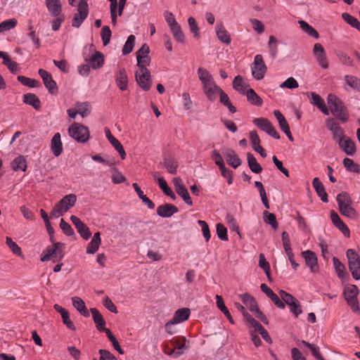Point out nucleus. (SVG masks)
<instances>
[{"mask_svg":"<svg viewBox=\"0 0 360 360\" xmlns=\"http://www.w3.org/2000/svg\"><path fill=\"white\" fill-rule=\"evenodd\" d=\"M178 212L177 207L168 203L160 205L157 209V214L163 218H169Z\"/></svg>","mask_w":360,"mask_h":360,"instance_id":"25","label":"nucleus"},{"mask_svg":"<svg viewBox=\"0 0 360 360\" xmlns=\"http://www.w3.org/2000/svg\"><path fill=\"white\" fill-rule=\"evenodd\" d=\"M72 304L75 308L84 317L89 316V312L86 307L84 302L79 297H73L72 298Z\"/></svg>","mask_w":360,"mask_h":360,"instance_id":"39","label":"nucleus"},{"mask_svg":"<svg viewBox=\"0 0 360 360\" xmlns=\"http://www.w3.org/2000/svg\"><path fill=\"white\" fill-rule=\"evenodd\" d=\"M170 344L176 350V352H181V355L183 354L184 352L188 349V346L186 345V339L182 336H177L173 338L170 340Z\"/></svg>","mask_w":360,"mask_h":360,"instance_id":"30","label":"nucleus"},{"mask_svg":"<svg viewBox=\"0 0 360 360\" xmlns=\"http://www.w3.org/2000/svg\"><path fill=\"white\" fill-rule=\"evenodd\" d=\"M38 73L41 77L44 84L49 93L52 95H56L58 93V88L51 75L44 69H39Z\"/></svg>","mask_w":360,"mask_h":360,"instance_id":"13","label":"nucleus"},{"mask_svg":"<svg viewBox=\"0 0 360 360\" xmlns=\"http://www.w3.org/2000/svg\"><path fill=\"white\" fill-rule=\"evenodd\" d=\"M11 168L13 171L25 172L27 167V161L24 156L19 155L15 158L11 163Z\"/></svg>","mask_w":360,"mask_h":360,"instance_id":"36","label":"nucleus"},{"mask_svg":"<svg viewBox=\"0 0 360 360\" xmlns=\"http://www.w3.org/2000/svg\"><path fill=\"white\" fill-rule=\"evenodd\" d=\"M6 244L14 255L17 256H22L20 248L12 240L11 237L7 236L6 238Z\"/></svg>","mask_w":360,"mask_h":360,"instance_id":"57","label":"nucleus"},{"mask_svg":"<svg viewBox=\"0 0 360 360\" xmlns=\"http://www.w3.org/2000/svg\"><path fill=\"white\" fill-rule=\"evenodd\" d=\"M313 51L319 65L323 69H327L328 68V63L323 46L319 43L315 44Z\"/></svg>","mask_w":360,"mask_h":360,"instance_id":"21","label":"nucleus"},{"mask_svg":"<svg viewBox=\"0 0 360 360\" xmlns=\"http://www.w3.org/2000/svg\"><path fill=\"white\" fill-rule=\"evenodd\" d=\"M160 165L172 174H175L177 172L178 162L173 158H165L164 162H160Z\"/></svg>","mask_w":360,"mask_h":360,"instance_id":"46","label":"nucleus"},{"mask_svg":"<svg viewBox=\"0 0 360 360\" xmlns=\"http://www.w3.org/2000/svg\"><path fill=\"white\" fill-rule=\"evenodd\" d=\"M274 115L278 120L279 127L283 131L290 128L287 120L279 110H275L274 111Z\"/></svg>","mask_w":360,"mask_h":360,"instance_id":"58","label":"nucleus"},{"mask_svg":"<svg viewBox=\"0 0 360 360\" xmlns=\"http://www.w3.org/2000/svg\"><path fill=\"white\" fill-rule=\"evenodd\" d=\"M223 153L225 156L227 163L233 168L236 169L241 165V160L233 149H225Z\"/></svg>","mask_w":360,"mask_h":360,"instance_id":"24","label":"nucleus"},{"mask_svg":"<svg viewBox=\"0 0 360 360\" xmlns=\"http://www.w3.org/2000/svg\"><path fill=\"white\" fill-rule=\"evenodd\" d=\"M17 79L19 82H20L22 85L30 87V88H37L40 86L41 84L39 81L27 77L25 76L19 75L17 77Z\"/></svg>","mask_w":360,"mask_h":360,"instance_id":"47","label":"nucleus"},{"mask_svg":"<svg viewBox=\"0 0 360 360\" xmlns=\"http://www.w3.org/2000/svg\"><path fill=\"white\" fill-rule=\"evenodd\" d=\"M259 266L264 271L265 274L266 275L269 281H271L270 265H269V262L266 261L264 254L259 255Z\"/></svg>","mask_w":360,"mask_h":360,"instance_id":"51","label":"nucleus"},{"mask_svg":"<svg viewBox=\"0 0 360 360\" xmlns=\"http://www.w3.org/2000/svg\"><path fill=\"white\" fill-rule=\"evenodd\" d=\"M247 96L248 101L253 105L262 106L263 104L262 99L258 96L253 89H248L245 94Z\"/></svg>","mask_w":360,"mask_h":360,"instance_id":"37","label":"nucleus"},{"mask_svg":"<svg viewBox=\"0 0 360 360\" xmlns=\"http://www.w3.org/2000/svg\"><path fill=\"white\" fill-rule=\"evenodd\" d=\"M23 102L32 106L35 110H39L41 107V101L34 94L27 93L24 94Z\"/></svg>","mask_w":360,"mask_h":360,"instance_id":"38","label":"nucleus"},{"mask_svg":"<svg viewBox=\"0 0 360 360\" xmlns=\"http://www.w3.org/2000/svg\"><path fill=\"white\" fill-rule=\"evenodd\" d=\"M150 53V48L146 44H144L143 46L137 51L136 52V60L139 63H141V58H147Z\"/></svg>","mask_w":360,"mask_h":360,"instance_id":"62","label":"nucleus"},{"mask_svg":"<svg viewBox=\"0 0 360 360\" xmlns=\"http://www.w3.org/2000/svg\"><path fill=\"white\" fill-rule=\"evenodd\" d=\"M216 32L219 41L226 44H229L231 43V36L227 32V30L225 29L222 23L217 25Z\"/></svg>","mask_w":360,"mask_h":360,"instance_id":"35","label":"nucleus"},{"mask_svg":"<svg viewBox=\"0 0 360 360\" xmlns=\"http://www.w3.org/2000/svg\"><path fill=\"white\" fill-rule=\"evenodd\" d=\"M302 256L304 259L305 264L310 269L313 274L319 272V267L318 264V258L315 252L307 250L302 252Z\"/></svg>","mask_w":360,"mask_h":360,"instance_id":"14","label":"nucleus"},{"mask_svg":"<svg viewBox=\"0 0 360 360\" xmlns=\"http://www.w3.org/2000/svg\"><path fill=\"white\" fill-rule=\"evenodd\" d=\"M112 36V32L108 25H105L102 27L101 31V37L103 41V46H107L110 41Z\"/></svg>","mask_w":360,"mask_h":360,"instance_id":"59","label":"nucleus"},{"mask_svg":"<svg viewBox=\"0 0 360 360\" xmlns=\"http://www.w3.org/2000/svg\"><path fill=\"white\" fill-rule=\"evenodd\" d=\"M78 113L82 115V117L86 116L90 112V104L88 102L77 103L75 105Z\"/></svg>","mask_w":360,"mask_h":360,"instance_id":"63","label":"nucleus"},{"mask_svg":"<svg viewBox=\"0 0 360 360\" xmlns=\"http://www.w3.org/2000/svg\"><path fill=\"white\" fill-rule=\"evenodd\" d=\"M345 79L346 83L352 89L360 91V79L353 75H345Z\"/></svg>","mask_w":360,"mask_h":360,"instance_id":"61","label":"nucleus"},{"mask_svg":"<svg viewBox=\"0 0 360 360\" xmlns=\"http://www.w3.org/2000/svg\"><path fill=\"white\" fill-rule=\"evenodd\" d=\"M336 200L338 210L342 215L352 219L359 217L357 211L352 206V198L347 192L339 193L337 195Z\"/></svg>","mask_w":360,"mask_h":360,"instance_id":"2","label":"nucleus"},{"mask_svg":"<svg viewBox=\"0 0 360 360\" xmlns=\"http://www.w3.org/2000/svg\"><path fill=\"white\" fill-rule=\"evenodd\" d=\"M312 185L317 193V195L321 198V200L323 202H328V194L326 192L324 186L320 181V179L318 177L314 178L312 181Z\"/></svg>","mask_w":360,"mask_h":360,"instance_id":"31","label":"nucleus"},{"mask_svg":"<svg viewBox=\"0 0 360 360\" xmlns=\"http://www.w3.org/2000/svg\"><path fill=\"white\" fill-rule=\"evenodd\" d=\"M89 51L94 52V53L91 56L88 57L84 52L83 56L85 62L88 63L94 70L101 68L104 65V55L101 51L95 50L93 44L89 46Z\"/></svg>","mask_w":360,"mask_h":360,"instance_id":"9","label":"nucleus"},{"mask_svg":"<svg viewBox=\"0 0 360 360\" xmlns=\"http://www.w3.org/2000/svg\"><path fill=\"white\" fill-rule=\"evenodd\" d=\"M247 160L248 167H250V170L255 173V174H259L262 171V166L257 162L256 158L253 155V154L248 153L247 154Z\"/></svg>","mask_w":360,"mask_h":360,"instance_id":"41","label":"nucleus"},{"mask_svg":"<svg viewBox=\"0 0 360 360\" xmlns=\"http://www.w3.org/2000/svg\"><path fill=\"white\" fill-rule=\"evenodd\" d=\"M191 311L188 308H181L175 311L171 320L178 324L188 320Z\"/></svg>","mask_w":360,"mask_h":360,"instance_id":"33","label":"nucleus"},{"mask_svg":"<svg viewBox=\"0 0 360 360\" xmlns=\"http://www.w3.org/2000/svg\"><path fill=\"white\" fill-rule=\"evenodd\" d=\"M78 13H76L72 20V26L74 27H79L84 20L87 18L89 14L88 4L82 2L79 6L77 7Z\"/></svg>","mask_w":360,"mask_h":360,"instance_id":"15","label":"nucleus"},{"mask_svg":"<svg viewBox=\"0 0 360 360\" xmlns=\"http://www.w3.org/2000/svg\"><path fill=\"white\" fill-rule=\"evenodd\" d=\"M170 30L172 32V34L175 39L176 41H178L180 44H184L185 43V36L183 33L181 28L179 24H176L174 25L173 27H170Z\"/></svg>","mask_w":360,"mask_h":360,"instance_id":"48","label":"nucleus"},{"mask_svg":"<svg viewBox=\"0 0 360 360\" xmlns=\"http://www.w3.org/2000/svg\"><path fill=\"white\" fill-rule=\"evenodd\" d=\"M253 123L262 131L266 132L275 139H279L280 135L273 126L272 123L266 118L259 117L253 120Z\"/></svg>","mask_w":360,"mask_h":360,"instance_id":"11","label":"nucleus"},{"mask_svg":"<svg viewBox=\"0 0 360 360\" xmlns=\"http://www.w3.org/2000/svg\"><path fill=\"white\" fill-rule=\"evenodd\" d=\"M3 64L6 65L11 73L15 74L19 71L18 64L11 60L8 54L3 59Z\"/></svg>","mask_w":360,"mask_h":360,"instance_id":"54","label":"nucleus"},{"mask_svg":"<svg viewBox=\"0 0 360 360\" xmlns=\"http://www.w3.org/2000/svg\"><path fill=\"white\" fill-rule=\"evenodd\" d=\"M327 101L333 115L342 122H347L348 112L343 102L332 94H328Z\"/></svg>","mask_w":360,"mask_h":360,"instance_id":"3","label":"nucleus"},{"mask_svg":"<svg viewBox=\"0 0 360 360\" xmlns=\"http://www.w3.org/2000/svg\"><path fill=\"white\" fill-rule=\"evenodd\" d=\"M76 201V195L68 194L65 195L54 206L51 212V217L58 218L59 217L63 216L75 205Z\"/></svg>","mask_w":360,"mask_h":360,"instance_id":"4","label":"nucleus"},{"mask_svg":"<svg viewBox=\"0 0 360 360\" xmlns=\"http://www.w3.org/2000/svg\"><path fill=\"white\" fill-rule=\"evenodd\" d=\"M68 134L77 142L81 143L87 142L90 138L88 127L77 122H75L69 127Z\"/></svg>","mask_w":360,"mask_h":360,"instance_id":"6","label":"nucleus"},{"mask_svg":"<svg viewBox=\"0 0 360 360\" xmlns=\"http://www.w3.org/2000/svg\"><path fill=\"white\" fill-rule=\"evenodd\" d=\"M282 241L284 250L286 255L288 257V259L291 264L292 268L296 270L299 266V264L295 262L294 259V254L292 253L291 245H290V239L288 232L283 231L282 233Z\"/></svg>","mask_w":360,"mask_h":360,"instance_id":"17","label":"nucleus"},{"mask_svg":"<svg viewBox=\"0 0 360 360\" xmlns=\"http://www.w3.org/2000/svg\"><path fill=\"white\" fill-rule=\"evenodd\" d=\"M135 78L137 84L141 88L142 90L146 91L150 90L152 85V81L150 73L149 70L147 69V68L143 66L141 67V70H140V73L136 72Z\"/></svg>","mask_w":360,"mask_h":360,"instance_id":"12","label":"nucleus"},{"mask_svg":"<svg viewBox=\"0 0 360 360\" xmlns=\"http://www.w3.org/2000/svg\"><path fill=\"white\" fill-rule=\"evenodd\" d=\"M359 292V289L356 285H349L347 286L343 292V295L347 304L354 313L360 312L359 301L357 299Z\"/></svg>","mask_w":360,"mask_h":360,"instance_id":"7","label":"nucleus"},{"mask_svg":"<svg viewBox=\"0 0 360 360\" xmlns=\"http://www.w3.org/2000/svg\"><path fill=\"white\" fill-rule=\"evenodd\" d=\"M307 96L312 105L316 106L324 115H329V110L326 105L324 100L319 94L315 92H307Z\"/></svg>","mask_w":360,"mask_h":360,"instance_id":"20","label":"nucleus"},{"mask_svg":"<svg viewBox=\"0 0 360 360\" xmlns=\"http://www.w3.org/2000/svg\"><path fill=\"white\" fill-rule=\"evenodd\" d=\"M105 133L107 139L115 148V149L118 152L121 158L124 160L126 158V153L121 143L114 136H112L110 130L108 128L105 129Z\"/></svg>","mask_w":360,"mask_h":360,"instance_id":"23","label":"nucleus"},{"mask_svg":"<svg viewBox=\"0 0 360 360\" xmlns=\"http://www.w3.org/2000/svg\"><path fill=\"white\" fill-rule=\"evenodd\" d=\"M338 145L347 155L352 156L356 153V143L350 138L340 140Z\"/></svg>","mask_w":360,"mask_h":360,"instance_id":"28","label":"nucleus"},{"mask_svg":"<svg viewBox=\"0 0 360 360\" xmlns=\"http://www.w3.org/2000/svg\"><path fill=\"white\" fill-rule=\"evenodd\" d=\"M343 165L347 171L360 174V167L358 164L355 163L353 160L349 158H345L343 160Z\"/></svg>","mask_w":360,"mask_h":360,"instance_id":"50","label":"nucleus"},{"mask_svg":"<svg viewBox=\"0 0 360 360\" xmlns=\"http://www.w3.org/2000/svg\"><path fill=\"white\" fill-rule=\"evenodd\" d=\"M136 37L134 35L131 34L128 37L122 50V55L126 56L132 52L135 45Z\"/></svg>","mask_w":360,"mask_h":360,"instance_id":"49","label":"nucleus"},{"mask_svg":"<svg viewBox=\"0 0 360 360\" xmlns=\"http://www.w3.org/2000/svg\"><path fill=\"white\" fill-rule=\"evenodd\" d=\"M348 267L354 279L360 280V257L353 249H348L346 252Z\"/></svg>","mask_w":360,"mask_h":360,"instance_id":"8","label":"nucleus"},{"mask_svg":"<svg viewBox=\"0 0 360 360\" xmlns=\"http://www.w3.org/2000/svg\"><path fill=\"white\" fill-rule=\"evenodd\" d=\"M173 181L178 195L182 198L187 205L191 206L193 205V202L191 199L188 190L183 184L182 180L179 177H176L174 179Z\"/></svg>","mask_w":360,"mask_h":360,"instance_id":"18","label":"nucleus"},{"mask_svg":"<svg viewBox=\"0 0 360 360\" xmlns=\"http://www.w3.org/2000/svg\"><path fill=\"white\" fill-rule=\"evenodd\" d=\"M240 298L243 302L248 307L250 311L255 312L259 309L255 299L250 294L245 293L241 295Z\"/></svg>","mask_w":360,"mask_h":360,"instance_id":"40","label":"nucleus"},{"mask_svg":"<svg viewBox=\"0 0 360 360\" xmlns=\"http://www.w3.org/2000/svg\"><path fill=\"white\" fill-rule=\"evenodd\" d=\"M65 244L63 243H53V245L48 246L42 252L41 255V262H47L51 260V258H56L53 262L61 260L64 257L63 250Z\"/></svg>","mask_w":360,"mask_h":360,"instance_id":"5","label":"nucleus"},{"mask_svg":"<svg viewBox=\"0 0 360 360\" xmlns=\"http://www.w3.org/2000/svg\"><path fill=\"white\" fill-rule=\"evenodd\" d=\"M248 84L244 83L243 79L242 76L237 75L235 77L233 81V88L239 92L240 94L244 95L246 92Z\"/></svg>","mask_w":360,"mask_h":360,"instance_id":"42","label":"nucleus"},{"mask_svg":"<svg viewBox=\"0 0 360 360\" xmlns=\"http://www.w3.org/2000/svg\"><path fill=\"white\" fill-rule=\"evenodd\" d=\"M342 18L349 25H350L353 27H355L360 32V22L358 20L357 18L353 17L352 15L347 13H343L342 14Z\"/></svg>","mask_w":360,"mask_h":360,"instance_id":"56","label":"nucleus"},{"mask_svg":"<svg viewBox=\"0 0 360 360\" xmlns=\"http://www.w3.org/2000/svg\"><path fill=\"white\" fill-rule=\"evenodd\" d=\"M216 300H217V306L218 309L226 316L227 319L229 321V322L232 324H234V321L227 309V307L224 304V302L221 296L217 295H216Z\"/></svg>","mask_w":360,"mask_h":360,"instance_id":"43","label":"nucleus"},{"mask_svg":"<svg viewBox=\"0 0 360 360\" xmlns=\"http://www.w3.org/2000/svg\"><path fill=\"white\" fill-rule=\"evenodd\" d=\"M264 221L265 223L270 224L274 229H278V223L276 221V215L273 213H270L268 211L263 212Z\"/></svg>","mask_w":360,"mask_h":360,"instance_id":"55","label":"nucleus"},{"mask_svg":"<svg viewBox=\"0 0 360 360\" xmlns=\"http://www.w3.org/2000/svg\"><path fill=\"white\" fill-rule=\"evenodd\" d=\"M136 193H137L139 198L142 200L143 202L146 204L149 209H154L155 204L150 200L146 195H144L142 190L140 188L139 185L136 183H134L132 184Z\"/></svg>","mask_w":360,"mask_h":360,"instance_id":"44","label":"nucleus"},{"mask_svg":"<svg viewBox=\"0 0 360 360\" xmlns=\"http://www.w3.org/2000/svg\"><path fill=\"white\" fill-rule=\"evenodd\" d=\"M327 127L332 131L333 139L338 143H340V140H344L347 138L344 134L342 128L340 126L339 123L334 120V119L329 118L327 120Z\"/></svg>","mask_w":360,"mask_h":360,"instance_id":"16","label":"nucleus"},{"mask_svg":"<svg viewBox=\"0 0 360 360\" xmlns=\"http://www.w3.org/2000/svg\"><path fill=\"white\" fill-rule=\"evenodd\" d=\"M301 344L307 347H308L311 352L312 356L316 359V360H325L319 352V348L316 346H315L313 344H311L305 340H302L301 342Z\"/></svg>","mask_w":360,"mask_h":360,"instance_id":"52","label":"nucleus"},{"mask_svg":"<svg viewBox=\"0 0 360 360\" xmlns=\"http://www.w3.org/2000/svg\"><path fill=\"white\" fill-rule=\"evenodd\" d=\"M333 262L338 276L339 278H344L345 265L337 257L333 258Z\"/></svg>","mask_w":360,"mask_h":360,"instance_id":"64","label":"nucleus"},{"mask_svg":"<svg viewBox=\"0 0 360 360\" xmlns=\"http://www.w3.org/2000/svg\"><path fill=\"white\" fill-rule=\"evenodd\" d=\"M70 220L75 225L81 237L84 240H88L91 235L89 228L83 221H82L79 218L75 215H72L70 217Z\"/></svg>","mask_w":360,"mask_h":360,"instance_id":"19","label":"nucleus"},{"mask_svg":"<svg viewBox=\"0 0 360 360\" xmlns=\"http://www.w3.org/2000/svg\"><path fill=\"white\" fill-rule=\"evenodd\" d=\"M330 219L333 224L344 234L345 236L349 237L350 231L349 228L340 219L337 212L331 211Z\"/></svg>","mask_w":360,"mask_h":360,"instance_id":"22","label":"nucleus"},{"mask_svg":"<svg viewBox=\"0 0 360 360\" xmlns=\"http://www.w3.org/2000/svg\"><path fill=\"white\" fill-rule=\"evenodd\" d=\"M266 70L267 68L264 62L262 56L260 54L256 55L254 62L251 65V72L253 77L257 80L262 79Z\"/></svg>","mask_w":360,"mask_h":360,"instance_id":"10","label":"nucleus"},{"mask_svg":"<svg viewBox=\"0 0 360 360\" xmlns=\"http://www.w3.org/2000/svg\"><path fill=\"white\" fill-rule=\"evenodd\" d=\"M276 42L277 39L274 36L271 35L269 37L268 47L269 49V55L272 60L276 58L278 53Z\"/></svg>","mask_w":360,"mask_h":360,"instance_id":"53","label":"nucleus"},{"mask_svg":"<svg viewBox=\"0 0 360 360\" xmlns=\"http://www.w3.org/2000/svg\"><path fill=\"white\" fill-rule=\"evenodd\" d=\"M101 243V233L100 232H96L94 233L93 238H91V240L90 241L86 248V254L93 255L96 253L98 251Z\"/></svg>","mask_w":360,"mask_h":360,"instance_id":"32","label":"nucleus"},{"mask_svg":"<svg viewBox=\"0 0 360 360\" xmlns=\"http://www.w3.org/2000/svg\"><path fill=\"white\" fill-rule=\"evenodd\" d=\"M115 82L121 91L128 88V77L125 68H120L115 75Z\"/></svg>","mask_w":360,"mask_h":360,"instance_id":"26","label":"nucleus"},{"mask_svg":"<svg viewBox=\"0 0 360 360\" xmlns=\"http://www.w3.org/2000/svg\"><path fill=\"white\" fill-rule=\"evenodd\" d=\"M17 20L15 18L4 20L0 23V33L9 31L17 25Z\"/></svg>","mask_w":360,"mask_h":360,"instance_id":"60","label":"nucleus"},{"mask_svg":"<svg viewBox=\"0 0 360 360\" xmlns=\"http://www.w3.org/2000/svg\"><path fill=\"white\" fill-rule=\"evenodd\" d=\"M51 150L56 157H58L63 152V143L59 132L56 133L51 139Z\"/></svg>","mask_w":360,"mask_h":360,"instance_id":"27","label":"nucleus"},{"mask_svg":"<svg viewBox=\"0 0 360 360\" xmlns=\"http://www.w3.org/2000/svg\"><path fill=\"white\" fill-rule=\"evenodd\" d=\"M300 28L303 32L307 33L311 37L318 39L319 37V34L318 32L311 25H309L304 20H300L298 21Z\"/></svg>","mask_w":360,"mask_h":360,"instance_id":"45","label":"nucleus"},{"mask_svg":"<svg viewBox=\"0 0 360 360\" xmlns=\"http://www.w3.org/2000/svg\"><path fill=\"white\" fill-rule=\"evenodd\" d=\"M90 311L91 312L97 330L101 332H105L108 330V328L105 327V321L99 311L96 308H91Z\"/></svg>","mask_w":360,"mask_h":360,"instance_id":"29","label":"nucleus"},{"mask_svg":"<svg viewBox=\"0 0 360 360\" xmlns=\"http://www.w3.org/2000/svg\"><path fill=\"white\" fill-rule=\"evenodd\" d=\"M47 9L52 16H58L62 11L60 0H46Z\"/></svg>","mask_w":360,"mask_h":360,"instance_id":"34","label":"nucleus"},{"mask_svg":"<svg viewBox=\"0 0 360 360\" xmlns=\"http://www.w3.org/2000/svg\"><path fill=\"white\" fill-rule=\"evenodd\" d=\"M198 75L207 98L210 102H214L216 99L215 95L221 87L216 84L212 75L206 69L199 68Z\"/></svg>","mask_w":360,"mask_h":360,"instance_id":"1","label":"nucleus"}]
</instances>
